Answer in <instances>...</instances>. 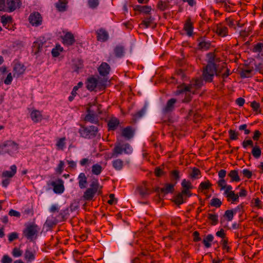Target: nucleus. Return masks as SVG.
Masks as SVG:
<instances>
[{
    "label": "nucleus",
    "mask_w": 263,
    "mask_h": 263,
    "mask_svg": "<svg viewBox=\"0 0 263 263\" xmlns=\"http://www.w3.org/2000/svg\"><path fill=\"white\" fill-rule=\"evenodd\" d=\"M208 58L207 65L203 67L202 77L203 80L208 83L212 82L215 75L219 77L220 71H217L216 64V55L213 52H209L206 54Z\"/></svg>",
    "instance_id": "obj_1"
},
{
    "label": "nucleus",
    "mask_w": 263,
    "mask_h": 263,
    "mask_svg": "<svg viewBox=\"0 0 263 263\" xmlns=\"http://www.w3.org/2000/svg\"><path fill=\"white\" fill-rule=\"evenodd\" d=\"M19 145L11 140H6L0 143V155H4L8 154L11 156L18 152Z\"/></svg>",
    "instance_id": "obj_2"
},
{
    "label": "nucleus",
    "mask_w": 263,
    "mask_h": 263,
    "mask_svg": "<svg viewBox=\"0 0 263 263\" xmlns=\"http://www.w3.org/2000/svg\"><path fill=\"white\" fill-rule=\"evenodd\" d=\"M40 231V228L36 224L30 222L26 225L23 231V235L27 239L32 241L37 238Z\"/></svg>",
    "instance_id": "obj_3"
},
{
    "label": "nucleus",
    "mask_w": 263,
    "mask_h": 263,
    "mask_svg": "<svg viewBox=\"0 0 263 263\" xmlns=\"http://www.w3.org/2000/svg\"><path fill=\"white\" fill-rule=\"evenodd\" d=\"M133 152V148L128 143H121L117 142L112 149L111 154L112 157H117L119 155L124 153L129 155Z\"/></svg>",
    "instance_id": "obj_4"
},
{
    "label": "nucleus",
    "mask_w": 263,
    "mask_h": 263,
    "mask_svg": "<svg viewBox=\"0 0 263 263\" xmlns=\"http://www.w3.org/2000/svg\"><path fill=\"white\" fill-rule=\"evenodd\" d=\"M202 81L199 79H196L191 81V83L185 86L184 84L178 87V89L176 90V95H179L182 94L185 91L190 92L192 89H198L202 86Z\"/></svg>",
    "instance_id": "obj_5"
},
{
    "label": "nucleus",
    "mask_w": 263,
    "mask_h": 263,
    "mask_svg": "<svg viewBox=\"0 0 263 263\" xmlns=\"http://www.w3.org/2000/svg\"><path fill=\"white\" fill-rule=\"evenodd\" d=\"M79 133L81 136L85 139H92L96 137L98 133V127L91 125L89 126H81Z\"/></svg>",
    "instance_id": "obj_6"
},
{
    "label": "nucleus",
    "mask_w": 263,
    "mask_h": 263,
    "mask_svg": "<svg viewBox=\"0 0 263 263\" xmlns=\"http://www.w3.org/2000/svg\"><path fill=\"white\" fill-rule=\"evenodd\" d=\"M152 259L149 252L147 251H142L137 257L133 260L132 263H147V261Z\"/></svg>",
    "instance_id": "obj_7"
},
{
    "label": "nucleus",
    "mask_w": 263,
    "mask_h": 263,
    "mask_svg": "<svg viewBox=\"0 0 263 263\" xmlns=\"http://www.w3.org/2000/svg\"><path fill=\"white\" fill-rule=\"evenodd\" d=\"M28 20L29 23L34 26H39L42 23V17L38 12L31 13L29 16Z\"/></svg>",
    "instance_id": "obj_8"
},
{
    "label": "nucleus",
    "mask_w": 263,
    "mask_h": 263,
    "mask_svg": "<svg viewBox=\"0 0 263 263\" xmlns=\"http://www.w3.org/2000/svg\"><path fill=\"white\" fill-rule=\"evenodd\" d=\"M215 32L218 35L221 37H226L229 34L228 28L224 24V22L216 24Z\"/></svg>",
    "instance_id": "obj_9"
},
{
    "label": "nucleus",
    "mask_w": 263,
    "mask_h": 263,
    "mask_svg": "<svg viewBox=\"0 0 263 263\" xmlns=\"http://www.w3.org/2000/svg\"><path fill=\"white\" fill-rule=\"evenodd\" d=\"M99 74L104 78H108L107 76L110 71V67L106 62H102L98 68Z\"/></svg>",
    "instance_id": "obj_10"
},
{
    "label": "nucleus",
    "mask_w": 263,
    "mask_h": 263,
    "mask_svg": "<svg viewBox=\"0 0 263 263\" xmlns=\"http://www.w3.org/2000/svg\"><path fill=\"white\" fill-rule=\"evenodd\" d=\"M89 189H91L98 195H100L102 194V186L100 185L97 178H93L92 179Z\"/></svg>",
    "instance_id": "obj_11"
},
{
    "label": "nucleus",
    "mask_w": 263,
    "mask_h": 263,
    "mask_svg": "<svg viewBox=\"0 0 263 263\" xmlns=\"http://www.w3.org/2000/svg\"><path fill=\"white\" fill-rule=\"evenodd\" d=\"M135 134V129L131 126H128L123 128L121 130V136L126 140H130L133 138Z\"/></svg>",
    "instance_id": "obj_12"
},
{
    "label": "nucleus",
    "mask_w": 263,
    "mask_h": 263,
    "mask_svg": "<svg viewBox=\"0 0 263 263\" xmlns=\"http://www.w3.org/2000/svg\"><path fill=\"white\" fill-rule=\"evenodd\" d=\"M62 40L63 44L67 46L73 45L76 42L73 34L70 32H66L62 37Z\"/></svg>",
    "instance_id": "obj_13"
},
{
    "label": "nucleus",
    "mask_w": 263,
    "mask_h": 263,
    "mask_svg": "<svg viewBox=\"0 0 263 263\" xmlns=\"http://www.w3.org/2000/svg\"><path fill=\"white\" fill-rule=\"evenodd\" d=\"M97 39L98 41L105 42L109 38V34L104 28H100L96 31Z\"/></svg>",
    "instance_id": "obj_14"
},
{
    "label": "nucleus",
    "mask_w": 263,
    "mask_h": 263,
    "mask_svg": "<svg viewBox=\"0 0 263 263\" xmlns=\"http://www.w3.org/2000/svg\"><path fill=\"white\" fill-rule=\"evenodd\" d=\"M177 102V100L175 98H171L169 99L166 104V105L162 109V112L164 114H167L172 112L175 108V105Z\"/></svg>",
    "instance_id": "obj_15"
},
{
    "label": "nucleus",
    "mask_w": 263,
    "mask_h": 263,
    "mask_svg": "<svg viewBox=\"0 0 263 263\" xmlns=\"http://www.w3.org/2000/svg\"><path fill=\"white\" fill-rule=\"evenodd\" d=\"M183 30L188 36H192L193 34L194 24L190 17H188L185 22Z\"/></svg>",
    "instance_id": "obj_16"
},
{
    "label": "nucleus",
    "mask_w": 263,
    "mask_h": 263,
    "mask_svg": "<svg viewBox=\"0 0 263 263\" xmlns=\"http://www.w3.org/2000/svg\"><path fill=\"white\" fill-rule=\"evenodd\" d=\"M70 210L69 208L61 210L58 214L55 215L57 220L59 222L65 221L69 217Z\"/></svg>",
    "instance_id": "obj_17"
},
{
    "label": "nucleus",
    "mask_w": 263,
    "mask_h": 263,
    "mask_svg": "<svg viewBox=\"0 0 263 263\" xmlns=\"http://www.w3.org/2000/svg\"><path fill=\"white\" fill-rule=\"evenodd\" d=\"M86 88L90 91H92L97 88V79L91 76L88 78L85 82Z\"/></svg>",
    "instance_id": "obj_18"
},
{
    "label": "nucleus",
    "mask_w": 263,
    "mask_h": 263,
    "mask_svg": "<svg viewBox=\"0 0 263 263\" xmlns=\"http://www.w3.org/2000/svg\"><path fill=\"white\" fill-rule=\"evenodd\" d=\"M21 5L20 0H7L6 6L8 12H12L20 8Z\"/></svg>",
    "instance_id": "obj_19"
},
{
    "label": "nucleus",
    "mask_w": 263,
    "mask_h": 263,
    "mask_svg": "<svg viewBox=\"0 0 263 263\" xmlns=\"http://www.w3.org/2000/svg\"><path fill=\"white\" fill-rule=\"evenodd\" d=\"M25 71V68L24 65L20 63H15L13 68V77H19L23 74Z\"/></svg>",
    "instance_id": "obj_20"
},
{
    "label": "nucleus",
    "mask_w": 263,
    "mask_h": 263,
    "mask_svg": "<svg viewBox=\"0 0 263 263\" xmlns=\"http://www.w3.org/2000/svg\"><path fill=\"white\" fill-rule=\"evenodd\" d=\"M139 194L142 197H145L150 195L152 193L151 190L148 187L147 183H144L137 188Z\"/></svg>",
    "instance_id": "obj_21"
},
{
    "label": "nucleus",
    "mask_w": 263,
    "mask_h": 263,
    "mask_svg": "<svg viewBox=\"0 0 263 263\" xmlns=\"http://www.w3.org/2000/svg\"><path fill=\"white\" fill-rule=\"evenodd\" d=\"M120 124L119 120L116 117H111L107 122L108 130L114 131L117 129Z\"/></svg>",
    "instance_id": "obj_22"
},
{
    "label": "nucleus",
    "mask_w": 263,
    "mask_h": 263,
    "mask_svg": "<svg viewBox=\"0 0 263 263\" xmlns=\"http://www.w3.org/2000/svg\"><path fill=\"white\" fill-rule=\"evenodd\" d=\"M58 181V183L52 181L51 184L53 187V191L54 193L56 194H62L64 191L63 181L62 179H59Z\"/></svg>",
    "instance_id": "obj_23"
},
{
    "label": "nucleus",
    "mask_w": 263,
    "mask_h": 263,
    "mask_svg": "<svg viewBox=\"0 0 263 263\" xmlns=\"http://www.w3.org/2000/svg\"><path fill=\"white\" fill-rule=\"evenodd\" d=\"M212 186V184L209 180L202 181L200 183L198 186V192L202 193L205 194L207 193V192H206V191L209 190Z\"/></svg>",
    "instance_id": "obj_24"
},
{
    "label": "nucleus",
    "mask_w": 263,
    "mask_h": 263,
    "mask_svg": "<svg viewBox=\"0 0 263 263\" xmlns=\"http://www.w3.org/2000/svg\"><path fill=\"white\" fill-rule=\"evenodd\" d=\"M198 48L199 49L202 50H208L210 49L211 43L210 41H205L203 37H200L197 39Z\"/></svg>",
    "instance_id": "obj_25"
},
{
    "label": "nucleus",
    "mask_w": 263,
    "mask_h": 263,
    "mask_svg": "<svg viewBox=\"0 0 263 263\" xmlns=\"http://www.w3.org/2000/svg\"><path fill=\"white\" fill-rule=\"evenodd\" d=\"M79 187L81 189H85L88 184L87 177L84 173H81L78 177Z\"/></svg>",
    "instance_id": "obj_26"
},
{
    "label": "nucleus",
    "mask_w": 263,
    "mask_h": 263,
    "mask_svg": "<svg viewBox=\"0 0 263 263\" xmlns=\"http://www.w3.org/2000/svg\"><path fill=\"white\" fill-rule=\"evenodd\" d=\"M87 112L88 114L86 115L84 119L85 121L90 122L92 123L98 122L93 110H91L90 108H88L87 109Z\"/></svg>",
    "instance_id": "obj_27"
},
{
    "label": "nucleus",
    "mask_w": 263,
    "mask_h": 263,
    "mask_svg": "<svg viewBox=\"0 0 263 263\" xmlns=\"http://www.w3.org/2000/svg\"><path fill=\"white\" fill-rule=\"evenodd\" d=\"M24 257L27 263H30L35 258V252L27 249L25 250Z\"/></svg>",
    "instance_id": "obj_28"
},
{
    "label": "nucleus",
    "mask_w": 263,
    "mask_h": 263,
    "mask_svg": "<svg viewBox=\"0 0 263 263\" xmlns=\"http://www.w3.org/2000/svg\"><path fill=\"white\" fill-rule=\"evenodd\" d=\"M11 171H5L2 173V176L3 178H11L16 173L17 167L15 165H12L10 166Z\"/></svg>",
    "instance_id": "obj_29"
},
{
    "label": "nucleus",
    "mask_w": 263,
    "mask_h": 263,
    "mask_svg": "<svg viewBox=\"0 0 263 263\" xmlns=\"http://www.w3.org/2000/svg\"><path fill=\"white\" fill-rule=\"evenodd\" d=\"M67 0H58L55 4L57 9L60 12H64L67 10Z\"/></svg>",
    "instance_id": "obj_30"
},
{
    "label": "nucleus",
    "mask_w": 263,
    "mask_h": 263,
    "mask_svg": "<svg viewBox=\"0 0 263 263\" xmlns=\"http://www.w3.org/2000/svg\"><path fill=\"white\" fill-rule=\"evenodd\" d=\"M31 120L34 123H37L42 120V115L41 112L37 110H33L30 113Z\"/></svg>",
    "instance_id": "obj_31"
},
{
    "label": "nucleus",
    "mask_w": 263,
    "mask_h": 263,
    "mask_svg": "<svg viewBox=\"0 0 263 263\" xmlns=\"http://www.w3.org/2000/svg\"><path fill=\"white\" fill-rule=\"evenodd\" d=\"M228 176L230 178V182H238L240 181V178L238 175V170H231L228 174Z\"/></svg>",
    "instance_id": "obj_32"
},
{
    "label": "nucleus",
    "mask_w": 263,
    "mask_h": 263,
    "mask_svg": "<svg viewBox=\"0 0 263 263\" xmlns=\"http://www.w3.org/2000/svg\"><path fill=\"white\" fill-rule=\"evenodd\" d=\"M134 10L136 11H138L141 13H143L145 14H149L151 11L152 8L151 6H141V5H136Z\"/></svg>",
    "instance_id": "obj_33"
},
{
    "label": "nucleus",
    "mask_w": 263,
    "mask_h": 263,
    "mask_svg": "<svg viewBox=\"0 0 263 263\" xmlns=\"http://www.w3.org/2000/svg\"><path fill=\"white\" fill-rule=\"evenodd\" d=\"M111 163L113 168L117 171L122 170L124 167V161L119 158L114 160Z\"/></svg>",
    "instance_id": "obj_34"
},
{
    "label": "nucleus",
    "mask_w": 263,
    "mask_h": 263,
    "mask_svg": "<svg viewBox=\"0 0 263 263\" xmlns=\"http://www.w3.org/2000/svg\"><path fill=\"white\" fill-rule=\"evenodd\" d=\"M96 194L97 193L93 192L91 189L88 188L84 192L83 195V198L86 201H91L93 199L95 194Z\"/></svg>",
    "instance_id": "obj_35"
},
{
    "label": "nucleus",
    "mask_w": 263,
    "mask_h": 263,
    "mask_svg": "<svg viewBox=\"0 0 263 263\" xmlns=\"http://www.w3.org/2000/svg\"><path fill=\"white\" fill-rule=\"evenodd\" d=\"M22 213L25 217L32 216L34 214L32 206L30 205H25L23 208Z\"/></svg>",
    "instance_id": "obj_36"
},
{
    "label": "nucleus",
    "mask_w": 263,
    "mask_h": 263,
    "mask_svg": "<svg viewBox=\"0 0 263 263\" xmlns=\"http://www.w3.org/2000/svg\"><path fill=\"white\" fill-rule=\"evenodd\" d=\"M175 183H166L164 186L161 189V192L165 194L172 193L174 191Z\"/></svg>",
    "instance_id": "obj_37"
},
{
    "label": "nucleus",
    "mask_w": 263,
    "mask_h": 263,
    "mask_svg": "<svg viewBox=\"0 0 263 263\" xmlns=\"http://www.w3.org/2000/svg\"><path fill=\"white\" fill-rule=\"evenodd\" d=\"M59 221L57 220L55 216H52L47 218L45 222V225L47 227L51 229L54 227Z\"/></svg>",
    "instance_id": "obj_38"
},
{
    "label": "nucleus",
    "mask_w": 263,
    "mask_h": 263,
    "mask_svg": "<svg viewBox=\"0 0 263 263\" xmlns=\"http://www.w3.org/2000/svg\"><path fill=\"white\" fill-rule=\"evenodd\" d=\"M180 172L178 170H173L170 172V178L171 181L176 184L178 181L180 179Z\"/></svg>",
    "instance_id": "obj_39"
},
{
    "label": "nucleus",
    "mask_w": 263,
    "mask_h": 263,
    "mask_svg": "<svg viewBox=\"0 0 263 263\" xmlns=\"http://www.w3.org/2000/svg\"><path fill=\"white\" fill-rule=\"evenodd\" d=\"M201 177L200 170L197 167H193L191 173L189 174V177L192 179H197Z\"/></svg>",
    "instance_id": "obj_40"
},
{
    "label": "nucleus",
    "mask_w": 263,
    "mask_h": 263,
    "mask_svg": "<svg viewBox=\"0 0 263 263\" xmlns=\"http://www.w3.org/2000/svg\"><path fill=\"white\" fill-rule=\"evenodd\" d=\"M214 240V236L212 234H208L205 236L202 240V243L205 248H209L211 247V243Z\"/></svg>",
    "instance_id": "obj_41"
},
{
    "label": "nucleus",
    "mask_w": 263,
    "mask_h": 263,
    "mask_svg": "<svg viewBox=\"0 0 263 263\" xmlns=\"http://www.w3.org/2000/svg\"><path fill=\"white\" fill-rule=\"evenodd\" d=\"M217 71H220V74L219 76H221L223 79L227 78L230 75V69L226 67L224 63L220 69H217Z\"/></svg>",
    "instance_id": "obj_42"
},
{
    "label": "nucleus",
    "mask_w": 263,
    "mask_h": 263,
    "mask_svg": "<svg viewBox=\"0 0 263 263\" xmlns=\"http://www.w3.org/2000/svg\"><path fill=\"white\" fill-rule=\"evenodd\" d=\"M146 112V108L145 107L142 108L140 110L136 112L135 114L133 115V121L136 122L137 120L141 118Z\"/></svg>",
    "instance_id": "obj_43"
},
{
    "label": "nucleus",
    "mask_w": 263,
    "mask_h": 263,
    "mask_svg": "<svg viewBox=\"0 0 263 263\" xmlns=\"http://www.w3.org/2000/svg\"><path fill=\"white\" fill-rule=\"evenodd\" d=\"M227 198L228 201H231L232 203L238 202L239 200V195L235 194L234 192H230L229 194L225 196Z\"/></svg>",
    "instance_id": "obj_44"
},
{
    "label": "nucleus",
    "mask_w": 263,
    "mask_h": 263,
    "mask_svg": "<svg viewBox=\"0 0 263 263\" xmlns=\"http://www.w3.org/2000/svg\"><path fill=\"white\" fill-rule=\"evenodd\" d=\"M114 53L115 55L118 58H121L124 54V47L121 45H118L114 48Z\"/></svg>",
    "instance_id": "obj_45"
},
{
    "label": "nucleus",
    "mask_w": 263,
    "mask_h": 263,
    "mask_svg": "<svg viewBox=\"0 0 263 263\" xmlns=\"http://www.w3.org/2000/svg\"><path fill=\"white\" fill-rule=\"evenodd\" d=\"M103 171V167L98 163L93 164L91 167L92 174L95 175H99Z\"/></svg>",
    "instance_id": "obj_46"
},
{
    "label": "nucleus",
    "mask_w": 263,
    "mask_h": 263,
    "mask_svg": "<svg viewBox=\"0 0 263 263\" xmlns=\"http://www.w3.org/2000/svg\"><path fill=\"white\" fill-rule=\"evenodd\" d=\"M108 78H104L101 80L97 79V88L99 90H103L106 88V82L108 80Z\"/></svg>",
    "instance_id": "obj_47"
},
{
    "label": "nucleus",
    "mask_w": 263,
    "mask_h": 263,
    "mask_svg": "<svg viewBox=\"0 0 263 263\" xmlns=\"http://www.w3.org/2000/svg\"><path fill=\"white\" fill-rule=\"evenodd\" d=\"M208 218L211 221L212 226H215L218 223V215L216 214L209 213Z\"/></svg>",
    "instance_id": "obj_48"
},
{
    "label": "nucleus",
    "mask_w": 263,
    "mask_h": 263,
    "mask_svg": "<svg viewBox=\"0 0 263 263\" xmlns=\"http://www.w3.org/2000/svg\"><path fill=\"white\" fill-rule=\"evenodd\" d=\"M153 18L151 16L145 17L141 23L140 25L144 28H148L153 23Z\"/></svg>",
    "instance_id": "obj_49"
},
{
    "label": "nucleus",
    "mask_w": 263,
    "mask_h": 263,
    "mask_svg": "<svg viewBox=\"0 0 263 263\" xmlns=\"http://www.w3.org/2000/svg\"><path fill=\"white\" fill-rule=\"evenodd\" d=\"M253 69V67L247 69H242L240 73V77L241 78H249L251 77V72Z\"/></svg>",
    "instance_id": "obj_50"
},
{
    "label": "nucleus",
    "mask_w": 263,
    "mask_h": 263,
    "mask_svg": "<svg viewBox=\"0 0 263 263\" xmlns=\"http://www.w3.org/2000/svg\"><path fill=\"white\" fill-rule=\"evenodd\" d=\"M220 243L221 245L222 249L223 250L226 251L227 252H230L231 251V248L228 245V238L221 239V241H220Z\"/></svg>",
    "instance_id": "obj_51"
},
{
    "label": "nucleus",
    "mask_w": 263,
    "mask_h": 263,
    "mask_svg": "<svg viewBox=\"0 0 263 263\" xmlns=\"http://www.w3.org/2000/svg\"><path fill=\"white\" fill-rule=\"evenodd\" d=\"M65 141H66V138L63 137L60 139H59L56 143V146L57 147L58 149L59 150H63L64 148L65 147Z\"/></svg>",
    "instance_id": "obj_52"
},
{
    "label": "nucleus",
    "mask_w": 263,
    "mask_h": 263,
    "mask_svg": "<svg viewBox=\"0 0 263 263\" xmlns=\"http://www.w3.org/2000/svg\"><path fill=\"white\" fill-rule=\"evenodd\" d=\"M168 2L159 1L157 4V7L161 11H164L168 7Z\"/></svg>",
    "instance_id": "obj_53"
},
{
    "label": "nucleus",
    "mask_w": 263,
    "mask_h": 263,
    "mask_svg": "<svg viewBox=\"0 0 263 263\" xmlns=\"http://www.w3.org/2000/svg\"><path fill=\"white\" fill-rule=\"evenodd\" d=\"M235 214L234 213L233 210H228L225 211L223 217L227 220V221H232L233 219V217Z\"/></svg>",
    "instance_id": "obj_54"
},
{
    "label": "nucleus",
    "mask_w": 263,
    "mask_h": 263,
    "mask_svg": "<svg viewBox=\"0 0 263 263\" xmlns=\"http://www.w3.org/2000/svg\"><path fill=\"white\" fill-rule=\"evenodd\" d=\"M210 205L216 208H220L222 205V202L218 198H213L211 200Z\"/></svg>",
    "instance_id": "obj_55"
},
{
    "label": "nucleus",
    "mask_w": 263,
    "mask_h": 263,
    "mask_svg": "<svg viewBox=\"0 0 263 263\" xmlns=\"http://www.w3.org/2000/svg\"><path fill=\"white\" fill-rule=\"evenodd\" d=\"M223 22L224 24L228 25L230 28H232L234 29L236 28L235 24V21L231 17L226 18Z\"/></svg>",
    "instance_id": "obj_56"
},
{
    "label": "nucleus",
    "mask_w": 263,
    "mask_h": 263,
    "mask_svg": "<svg viewBox=\"0 0 263 263\" xmlns=\"http://www.w3.org/2000/svg\"><path fill=\"white\" fill-rule=\"evenodd\" d=\"M63 50V48L60 45H56L55 47L52 49V55L53 57H58L60 55V52H62Z\"/></svg>",
    "instance_id": "obj_57"
},
{
    "label": "nucleus",
    "mask_w": 263,
    "mask_h": 263,
    "mask_svg": "<svg viewBox=\"0 0 263 263\" xmlns=\"http://www.w3.org/2000/svg\"><path fill=\"white\" fill-rule=\"evenodd\" d=\"M12 21H13V19L11 16L6 15H3L1 19V23L4 27L10 23Z\"/></svg>",
    "instance_id": "obj_58"
},
{
    "label": "nucleus",
    "mask_w": 263,
    "mask_h": 263,
    "mask_svg": "<svg viewBox=\"0 0 263 263\" xmlns=\"http://www.w3.org/2000/svg\"><path fill=\"white\" fill-rule=\"evenodd\" d=\"M261 151L260 148L257 146H253L252 150V154L255 158H258L260 157Z\"/></svg>",
    "instance_id": "obj_59"
},
{
    "label": "nucleus",
    "mask_w": 263,
    "mask_h": 263,
    "mask_svg": "<svg viewBox=\"0 0 263 263\" xmlns=\"http://www.w3.org/2000/svg\"><path fill=\"white\" fill-rule=\"evenodd\" d=\"M230 139L231 140H236L238 139L239 133L234 130L230 129L228 131Z\"/></svg>",
    "instance_id": "obj_60"
},
{
    "label": "nucleus",
    "mask_w": 263,
    "mask_h": 263,
    "mask_svg": "<svg viewBox=\"0 0 263 263\" xmlns=\"http://www.w3.org/2000/svg\"><path fill=\"white\" fill-rule=\"evenodd\" d=\"M181 186L182 189L191 190L193 188L191 182L190 181H187L186 179H183L181 182Z\"/></svg>",
    "instance_id": "obj_61"
},
{
    "label": "nucleus",
    "mask_w": 263,
    "mask_h": 263,
    "mask_svg": "<svg viewBox=\"0 0 263 263\" xmlns=\"http://www.w3.org/2000/svg\"><path fill=\"white\" fill-rule=\"evenodd\" d=\"M64 162L62 160H60L55 168V172L58 174H61L64 170Z\"/></svg>",
    "instance_id": "obj_62"
},
{
    "label": "nucleus",
    "mask_w": 263,
    "mask_h": 263,
    "mask_svg": "<svg viewBox=\"0 0 263 263\" xmlns=\"http://www.w3.org/2000/svg\"><path fill=\"white\" fill-rule=\"evenodd\" d=\"M23 254V251L21 250L20 248L17 247H15L13 249L12 251V255L14 257H19L21 256Z\"/></svg>",
    "instance_id": "obj_63"
},
{
    "label": "nucleus",
    "mask_w": 263,
    "mask_h": 263,
    "mask_svg": "<svg viewBox=\"0 0 263 263\" xmlns=\"http://www.w3.org/2000/svg\"><path fill=\"white\" fill-rule=\"evenodd\" d=\"M263 48V43H258L255 45L253 48L252 51L254 52H261Z\"/></svg>",
    "instance_id": "obj_64"
}]
</instances>
